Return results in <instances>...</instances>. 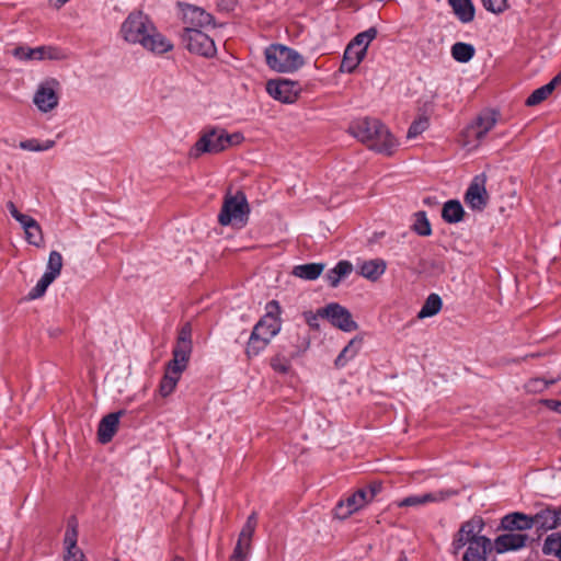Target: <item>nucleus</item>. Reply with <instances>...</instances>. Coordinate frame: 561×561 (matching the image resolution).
I'll return each mask as SVG.
<instances>
[{
	"instance_id": "nucleus-8",
	"label": "nucleus",
	"mask_w": 561,
	"mask_h": 561,
	"mask_svg": "<svg viewBox=\"0 0 561 561\" xmlns=\"http://www.w3.org/2000/svg\"><path fill=\"white\" fill-rule=\"evenodd\" d=\"M11 54L20 61L62 60L67 57L61 48L51 45H43L34 48L18 46Z\"/></svg>"
},
{
	"instance_id": "nucleus-56",
	"label": "nucleus",
	"mask_w": 561,
	"mask_h": 561,
	"mask_svg": "<svg viewBox=\"0 0 561 561\" xmlns=\"http://www.w3.org/2000/svg\"><path fill=\"white\" fill-rule=\"evenodd\" d=\"M54 146H55L54 140H46L45 142L38 145V151L48 150V149L53 148Z\"/></svg>"
},
{
	"instance_id": "nucleus-10",
	"label": "nucleus",
	"mask_w": 561,
	"mask_h": 561,
	"mask_svg": "<svg viewBox=\"0 0 561 561\" xmlns=\"http://www.w3.org/2000/svg\"><path fill=\"white\" fill-rule=\"evenodd\" d=\"M483 528L484 522L481 517H472L465 522L460 526L451 543L453 553L458 554L466 545H469L478 538H486L485 536L480 535Z\"/></svg>"
},
{
	"instance_id": "nucleus-30",
	"label": "nucleus",
	"mask_w": 561,
	"mask_h": 561,
	"mask_svg": "<svg viewBox=\"0 0 561 561\" xmlns=\"http://www.w3.org/2000/svg\"><path fill=\"white\" fill-rule=\"evenodd\" d=\"M463 207L459 201L451 199L444 204L442 209V217L445 221L449 224H456L462 220L463 218Z\"/></svg>"
},
{
	"instance_id": "nucleus-29",
	"label": "nucleus",
	"mask_w": 561,
	"mask_h": 561,
	"mask_svg": "<svg viewBox=\"0 0 561 561\" xmlns=\"http://www.w3.org/2000/svg\"><path fill=\"white\" fill-rule=\"evenodd\" d=\"M353 271V265L348 261H340L332 270H330L325 278L331 287H336L340 282L348 276Z\"/></svg>"
},
{
	"instance_id": "nucleus-27",
	"label": "nucleus",
	"mask_w": 561,
	"mask_h": 561,
	"mask_svg": "<svg viewBox=\"0 0 561 561\" xmlns=\"http://www.w3.org/2000/svg\"><path fill=\"white\" fill-rule=\"evenodd\" d=\"M365 58V48L355 49L350 44L347 45L344 57L341 64V71L343 72H353L362 60Z\"/></svg>"
},
{
	"instance_id": "nucleus-51",
	"label": "nucleus",
	"mask_w": 561,
	"mask_h": 561,
	"mask_svg": "<svg viewBox=\"0 0 561 561\" xmlns=\"http://www.w3.org/2000/svg\"><path fill=\"white\" fill-rule=\"evenodd\" d=\"M249 554H250V551L234 548L233 552L230 557V561H247Z\"/></svg>"
},
{
	"instance_id": "nucleus-38",
	"label": "nucleus",
	"mask_w": 561,
	"mask_h": 561,
	"mask_svg": "<svg viewBox=\"0 0 561 561\" xmlns=\"http://www.w3.org/2000/svg\"><path fill=\"white\" fill-rule=\"evenodd\" d=\"M377 30L375 27H369L368 30L358 33L353 41L350 43L355 49L365 48V55L367 54V48L369 44L376 38Z\"/></svg>"
},
{
	"instance_id": "nucleus-47",
	"label": "nucleus",
	"mask_w": 561,
	"mask_h": 561,
	"mask_svg": "<svg viewBox=\"0 0 561 561\" xmlns=\"http://www.w3.org/2000/svg\"><path fill=\"white\" fill-rule=\"evenodd\" d=\"M483 8L492 13H501L506 9V0H482Z\"/></svg>"
},
{
	"instance_id": "nucleus-57",
	"label": "nucleus",
	"mask_w": 561,
	"mask_h": 561,
	"mask_svg": "<svg viewBox=\"0 0 561 561\" xmlns=\"http://www.w3.org/2000/svg\"><path fill=\"white\" fill-rule=\"evenodd\" d=\"M69 0H53V5L55 8H60L62 7L65 3H67Z\"/></svg>"
},
{
	"instance_id": "nucleus-48",
	"label": "nucleus",
	"mask_w": 561,
	"mask_h": 561,
	"mask_svg": "<svg viewBox=\"0 0 561 561\" xmlns=\"http://www.w3.org/2000/svg\"><path fill=\"white\" fill-rule=\"evenodd\" d=\"M176 344L193 346L192 345V327L190 323H185L181 328V330L179 332Z\"/></svg>"
},
{
	"instance_id": "nucleus-21",
	"label": "nucleus",
	"mask_w": 561,
	"mask_h": 561,
	"mask_svg": "<svg viewBox=\"0 0 561 561\" xmlns=\"http://www.w3.org/2000/svg\"><path fill=\"white\" fill-rule=\"evenodd\" d=\"M466 546L462 561H486L488 554L493 549L492 541L489 538H478Z\"/></svg>"
},
{
	"instance_id": "nucleus-49",
	"label": "nucleus",
	"mask_w": 561,
	"mask_h": 561,
	"mask_svg": "<svg viewBox=\"0 0 561 561\" xmlns=\"http://www.w3.org/2000/svg\"><path fill=\"white\" fill-rule=\"evenodd\" d=\"M381 488L382 486L380 482H373L367 488L360 489V491H364L367 502L370 503L376 497V495L381 491Z\"/></svg>"
},
{
	"instance_id": "nucleus-52",
	"label": "nucleus",
	"mask_w": 561,
	"mask_h": 561,
	"mask_svg": "<svg viewBox=\"0 0 561 561\" xmlns=\"http://www.w3.org/2000/svg\"><path fill=\"white\" fill-rule=\"evenodd\" d=\"M39 142L36 139H28L20 142V148L28 151H38Z\"/></svg>"
},
{
	"instance_id": "nucleus-14",
	"label": "nucleus",
	"mask_w": 561,
	"mask_h": 561,
	"mask_svg": "<svg viewBox=\"0 0 561 561\" xmlns=\"http://www.w3.org/2000/svg\"><path fill=\"white\" fill-rule=\"evenodd\" d=\"M457 492L454 490H438L434 492H427L423 494H414L402 499L397 502L399 507H419L430 503L444 502L447 499L456 495Z\"/></svg>"
},
{
	"instance_id": "nucleus-4",
	"label": "nucleus",
	"mask_w": 561,
	"mask_h": 561,
	"mask_svg": "<svg viewBox=\"0 0 561 561\" xmlns=\"http://www.w3.org/2000/svg\"><path fill=\"white\" fill-rule=\"evenodd\" d=\"M244 137L240 133L229 134L222 128L205 131L191 149L190 156L197 158L203 153H219L232 146L240 145Z\"/></svg>"
},
{
	"instance_id": "nucleus-37",
	"label": "nucleus",
	"mask_w": 561,
	"mask_h": 561,
	"mask_svg": "<svg viewBox=\"0 0 561 561\" xmlns=\"http://www.w3.org/2000/svg\"><path fill=\"white\" fill-rule=\"evenodd\" d=\"M182 373H173L170 367H167L165 374L160 382V393L162 397H168L175 389Z\"/></svg>"
},
{
	"instance_id": "nucleus-60",
	"label": "nucleus",
	"mask_w": 561,
	"mask_h": 561,
	"mask_svg": "<svg viewBox=\"0 0 561 561\" xmlns=\"http://www.w3.org/2000/svg\"><path fill=\"white\" fill-rule=\"evenodd\" d=\"M557 379H559V380L561 379V374L557 377Z\"/></svg>"
},
{
	"instance_id": "nucleus-53",
	"label": "nucleus",
	"mask_w": 561,
	"mask_h": 561,
	"mask_svg": "<svg viewBox=\"0 0 561 561\" xmlns=\"http://www.w3.org/2000/svg\"><path fill=\"white\" fill-rule=\"evenodd\" d=\"M319 316H320L319 312L318 313H312V312L305 313L306 321L310 327H318V317Z\"/></svg>"
},
{
	"instance_id": "nucleus-18",
	"label": "nucleus",
	"mask_w": 561,
	"mask_h": 561,
	"mask_svg": "<svg viewBox=\"0 0 561 561\" xmlns=\"http://www.w3.org/2000/svg\"><path fill=\"white\" fill-rule=\"evenodd\" d=\"M184 28L203 30L213 24L211 14L207 13L202 8L185 4L182 9Z\"/></svg>"
},
{
	"instance_id": "nucleus-44",
	"label": "nucleus",
	"mask_w": 561,
	"mask_h": 561,
	"mask_svg": "<svg viewBox=\"0 0 561 561\" xmlns=\"http://www.w3.org/2000/svg\"><path fill=\"white\" fill-rule=\"evenodd\" d=\"M53 282L54 279L43 274L37 284L30 290L28 298L37 299L42 297Z\"/></svg>"
},
{
	"instance_id": "nucleus-24",
	"label": "nucleus",
	"mask_w": 561,
	"mask_h": 561,
	"mask_svg": "<svg viewBox=\"0 0 561 561\" xmlns=\"http://www.w3.org/2000/svg\"><path fill=\"white\" fill-rule=\"evenodd\" d=\"M501 527L504 530H529L533 528L531 515H527L520 512H514L506 514L501 519Z\"/></svg>"
},
{
	"instance_id": "nucleus-59",
	"label": "nucleus",
	"mask_w": 561,
	"mask_h": 561,
	"mask_svg": "<svg viewBox=\"0 0 561 561\" xmlns=\"http://www.w3.org/2000/svg\"><path fill=\"white\" fill-rule=\"evenodd\" d=\"M398 561H408V558L405 556H401Z\"/></svg>"
},
{
	"instance_id": "nucleus-13",
	"label": "nucleus",
	"mask_w": 561,
	"mask_h": 561,
	"mask_svg": "<svg viewBox=\"0 0 561 561\" xmlns=\"http://www.w3.org/2000/svg\"><path fill=\"white\" fill-rule=\"evenodd\" d=\"M266 91L274 100L290 104L298 99L300 87L287 79L270 80L266 83Z\"/></svg>"
},
{
	"instance_id": "nucleus-28",
	"label": "nucleus",
	"mask_w": 561,
	"mask_h": 561,
	"mask_svg": "<svg viewBox=\"0 0 561 561\" xmlns=\"http://www.w3.org/2000/svg\"><path fill=\"white\" fill-rule=\"evenodd\" d=\"M455 15L461 23H470L474 19V5L471 0H448Z\"/></svg>"
},
{
	"instance_id": "nucleus-43",
	"label": "nucleus",
	"mask_w": 561,
	"mask_h": 561,
	"mask_svg": "<svg viewBox=\"0 0 561 561\" xmlns=\"http://www.w3.org/2000/svg\"><path fill=\"white\" fill-rule=\"evenodd\" d=\"M430 126L428 118L425 116H421L415 119L409 127L407 137L409 139H413L425 131Z\"/></svg>"
},
{
	"instance_id": "nucleus-6",
	"label": "nucleus",
	"mask_w": 561,
	"mask_h": 561,
	"mask_svg": "<svg viewBox=\"0 0 561 561\" xmlns=\"http://www.w3.org/2000/svg\"><path fill=\"white\" fill-rule=\"evenodd\" d=\"M249 213V205L242 192L234 195L228 194L218 215V221L221 226L243 227L248 221Z\"/></svg>"
},
{
	"instance_id": "nucleus-22",
	"label": "nucleus",
	"mask_w": 561,
	"mask_h": 561,
	"mask_svg": "<svg viewBox=\"0 0 561 561\" xmlns=\"http://www.w3.org/2000/svg\"><path fill=\"white\" fill-rule=\"evenodd\" d=\"M386 270L387 263L382 259L367 260L357 264V273L370 282H377Z\"/></svg>"
},
{
	"instance_id": "nucleus-36",
	"label": "nucleus",
	"mask_w": 561,
	"mask_h": 561,
	"mask_svg": "<svg viewBox=\"0 0 561 561\" xmlns=\"http://www.w3.org/2000/svg\"><path fill=\"white\" fill-rule=\"evenodd\" d=\"M62 268V256L57 251H51L48 256L46 271L44 275L48 276L51 279H56L61 272Z\"/></svg>"
},
{
	"instance_id": "nucleus-35",
	"label": "nucleus",
	"mask_w": 561,
	"mask_h": 561,
	"mask_svg": "<svg viewBox=\"0 0 561 561\" xmlns=\"http://www.w3.org/2000/svg\"><path fill=\"white\" fill-rule=\"evenodd\" d=\"M542 552L546 556H553L561 560V533H553L546 538Z\"/></svg>"
},
{
	"instance_id": "nucleus-46",
	"label": "nucleus",
	"mask_w": 561,
	"mask_h": 561,
	"mask_svg": "<svg viewBox=\"0 0 561 561\" xmlns=\"http://www.w3.org/2000/svg\"><path fill=\"white\" fill-rule=\"evenodd\" d=\"M557 380V378L551 380H547L545 378H533L525 385V388L528 392L537 393L546 390L549 385L554 383Z\"/></svg>"
},
{
	"instance_id": "nucleus-17",
	"label": "nucleus",
	"mask_w": 561,
	"mask_h": 561,
	"mask_svg": "<svg viewBox=\"0 0 561 561\" xmlns=\"http://www.w3.org/2000/svg\"><path fill=\"white\" fill-rule=\"evenodd\" d=\"M368 504L364 491L357 490L345 500L337 502L334 508V515L339 519H346L352 514L358 512Z\"/></svg>"
},
{
	"instance_id": "nucleus-19",
	"label": "nucleus",
	"mask_w": 561,
	"mask_h": 561,
	"mask_svg": "<svg viewBox=\"0 0 561 561\" xmlns=\"http://www.w3.org/2000/svg\"><path fill=\"white\" fill-rule=\"evenodd\" d=\"M529 537L526 534L513 533L500 535L492 543L497 553H505L507 551H516L526 547Z\"/></svg>"
},
{
	"instance_id": "nucleus-11",
	"label": "nucleus",
	"mask_w": 561,
	"mask_h": 561,
	"mask_svg": "<svg viewBox=\"0 0 561 561\" xmlns=\"http://www.w3.org/2000/svg\"><path fill=\"white\" fill-rule=\"evenodd\" d=\"M319 314L344 332H353L358 328L351 312L339 304H329L325 308L319 309Z\"/></svg>"
},
{
	"instance_id": "nucleus-58",
	"label": "nucleus",
	"mask_w": 561,
	"mask_h": 561,
	"mask_svg": "<svg viewBox=\"0 0 561 561\" xmlns=\"http://www.w3.org/2000/svg\"><path fill=\"white\" fill-rule=\"evenodd\" d=\"M170 561H185V560L179 556H174Z\"/></svg>"
},
{
	"instance_id": "nucleus-40",
	"label": "nucleus",
	"mask_w": 561,
	"mask_h": 561,
	"mask_svg": "<svg viewBox=\"0 0 561 561\" xmlns=\"http://www.w3.org/2000/svg\"><path fill=\"white\" fill-rule=\"evenodd\" d=\"M413 230L422 237L431 236L432 228L431 224L426 217L424 211H419L415 214V221L413 224Z\"/></svg>"
},
{
	"instance_id": "nucleus-32",
	"label": "nucleus",
	"mask_w": 561,
	"mask_h": 561,
	"mask_svg": "<svg viewBox=\"0 0 561 561\" xmlns=\"http://www.w3.org/2000/svg\"><path fill=\"white\" fill-rule=\"evenodd\" d=\"M476 49L473 45L463 42H457L451 46V57L461 64L469 62L474 56Z\"/></svg>"
},
{
	"instance_id": "nucleus-12",
	"label": "nucleus",
	"mask_w": 561,
	"mask_h": 561,
	"mask_svg": "<svg viewBox=\"0 0 561 561\" xmlns=\"http://www.w3.org/2000/svg\"><path fill=\"white\" fill-rule=\"evenodd\" d=\"M486 176L485 174L476 175L467 192L465 194V203L472 210L481 211L483 210L489 203V194L486 192Z\"/></svg>"
},
{
	"instance_id": "nucleus-9",
	"label": "nucleus",
	"mask_w": 561,
	"mask_h": 561,
	"mask_svg": "<svg viewBox=\"0 0 561 561\" xmlns=\"http://www.w3.org/2000/svg\"><path fill=\"white\" fill-rule=\"evenodd\" d=\"M182 42L191 53L204 57H213L216 54L214 39L203 30L184 28Z\"/></svg>"
},
{
	"instance_id": "nucleus-41",
	"label": "nucleus",
	"mask_w": 561,
	"mask_h": 561,
	"mask_svg": "<svg viewBox=\"0 0 561 561\" xmlns=\"http://www.w3.org/2000/svg\"><path fill=\"white\" fill-rule=\"evenodd\" d=\"M25 240L36 247V248H41L43 247L44 244V237H43V231H42V228L39 226V224L37 222L36 225H33L31 226V228H27L25 231Z\"/></svg>"
},
{
	"instance_id": "nucleus-7",
	"label": "nucleus",
	"mask_w": 561,
	"mask_h": 561,
	"mask_svg": "<svg viewBox=\"0 0 561 561\" xmlns=\"http://www.w3.org/2000/svg\"><path fill=\"white\" fill-rule=\"evenodd\" d=\"M60 83L55 78L41 81L33 96V103L42 113L55 110L59 104Z\"/></svg>"
},
{
	"instance_id": "nucleus-55",
	"label": "nucleus",
	"mask_w": 561,
	"mask_h": 561,
	"mask_svg": "<svg viewBox=\"0 0 561 561\" xmlns=\"http://www.w3.org/2000/svg\"><path fill=\"white\" fill-rule=\"evenodd\" d=\"M561 83V71L546 85L551 87V92L554 91V89Z\"/></svg>"
},
{
	"instance_id": "nucleus-33",
	"label": "nucleus",
	"mask_w": 561,
	"mask_h": 561,
	"mask_svg": "<svg viewBox=\"0 0 561 561\" xmlns=\"http://www.w3.org/2000/svg\"><path fill=\"white\" fill-rule=\"evenodd\" d=\"M442 299L437 294H431L417 313L419 319H425L437 314L442 309Z\"/></svg>"
},
{
	"instance_id": "nucleus-23",
	"label": "nucleus",
	"mask_w": 561,
	"mask_h": 561,
	"mask_svg": "<svg viewBox=\"0 0 561 561\" xmlns=\"http://www.w3.org/2000/svg\"><path fill=\"white\" fill-rule=\"evenodd\" d=\"M123 414L124 411H118L110 413L101 420L98 428V437L102 444H106L112 440L118 428L119 417Z\"/></svg>"
},
{
	"instance_id": "nucleus-39",
	"label": "nucleus",
	"mask_w": 561,
	"mask_h": 561,
	"mask_svg": "<svg viewBox=\"0 0 561 561\" xmlns=\"http://www.w3.org/2000/svg\"><path fill=\"white\" fill-rule=\"evenodd\" d=\"M7 208L10 215L20 224L24 231L27 228H31V226L37 224V221L33 217L21 213L13 202H8Z\"/></svg>"
},
{
	"instance_id": "nucleus-5",
	"label": "nucleus",
	"mask_w": 561,
	"mask_h": 561,
	"mask_svg": "<svg viewBox=\"0 0 561 561\" xmlns=\"http://www.w3.org/2000/svg\"><path fill=\"white\" fill-rule=\"evenodd\" d=\"M267 66L280 73H291L305 65V59L297 50L282 44H272L264 51Z\"/></svg>"
},
{
	"instance_id": "nucleus-1",
	"label": "nucleus",
	"mask_w": 561,
	"mask_h": 561,
	"mask_svg": "<svg viewBox=\"0 0 561 561\" xmlns=\"http://www.w3.org/2000/svg\"><path fill=\"white\" fill-rule=\"evenodd\" d=\"M119 36L130 45H140L153 54L173 49V44L158 32L150 18L141 11L130 12L119 27Z\"/></svg>"
},
{
	"instance_id": "nucleus-2",
	"label": "nucleus",
	"mask_w": 561,
	"mask_h": 561,
	"mask_svg": "<svg viewBox=\"0 0 561 561\" xmlns=\"http://www.w3.org/2000/svg\"><path fill=\"white\" fill-rule=\"evenodd\" d=\"M348 133L368 149L385 156H392L399 141L378 118L359 117L348 126Z\"/></svg>"
},
{
	"instance_id": "nucleus-61",
	"label": "nucleus",
	"mask_w": 561,
	"mask_h": 561,
	"mask_svg": "<svg viewBox=\"0 0 561 561\" xmlns=\"http://www.w3.org/2000/svg\"><path fill=\"white\" fill-rule=\"evenodd\" d=\"M560 511H561V506H560Z\"/></svg>"
},
{
	"instance_id": "nucleus-34",
	"label": "nucleus",
	"mask_w": 561,
	"mask_h": 561,
	"mask_svg": "<svg viewBox=\"0 0 561 561\" xmlns=\"http://www.w3.org/2000/svg\"><path fill=\"white\" fill-rule=\"evenodd\" d=\"M360 341L353 339L348 342V344L342 350V352L336 357L334 364L335 367L342 368L344 367L351 359H353L359 350Z\"/></svg>"
},
{
	"instance_id": "nucleus-26",
	"label": "nucleus",
	"mask_w": 561,
	"mask_h": 561,
	"mask_svg": "<svg viewBox=\"0 0 561 561\" xmlns=\"http://www.w3.org/2000/svg\"><path fill=\"white\" fill-rule=\"evenodd\" d=\"M257 524L256 513H252L243 525L234 548L251 551V541Z\"/></svg>"
},
{
	"instance_id": "nucleus-54",
	"label": "nucleus",
	"mask_w": 561,
	"mask_h": 561,
	"mask_svg": "<svg viewBox=\"0 0 561 561\" xmlns=\"http://www.w3.org/2000/svg\"><path fill=\"white\" fill-rule=\"evenodd\" d=\"M545 403L550 410L561 414V401L546 400Z\"/></svg>"
},
{
	"instance_id": "nucleus-3",
	"label": "nucleus",
	"mask_w": 561,
	"mask_h": 561,
	"mask_svg": "<svg viewBox=\"0 0 561 561\" xmlns=\"http://www.w3.org/2000/svg\"><path fill=\"white\" fill-rule=\"evenodd\" d=\"M280 306L278 301L271 300L266 305V313L254 325L250 335L245 353L249 357L257 356L277 335L282 328Z\"/></svg>"
},
{
	"instance_id": "nucleus-45",
	"label": "nucleus",
	"mask_w": 561,
	"mask_h": 561,
	"mask_svg": "<svg viewBox=\"0 0 561 561\" xmlns=\"http://www.w3.org/2000/svg\"><path fill=\"white\" fill-rule=\"evenodd\" d=\"M53 282L54 279L43 274L37 284L30 290L28 298L37 299L42 297Z\"/></svg>"
},
{
	"instance_id": "nucleus-31",
	"label": "nucleus",
	"mask_w": 561,
	"mask_h": 561,
	"mask_svg": "<svg viewBox=\"0 0 561 561\" xmlns=\"http://www.w3.org/2000/svg\"><path fill=\"white\" fill-rule=\"evenodd\" d=\"M323 270L324 264L322 263H308L295 266L293 274L302 279L313 280L321 275Z\"/></svg>"
},
{
	"instance_id": "nucleus-25",
	"label": "nucleus",
	"mask_w": 561,
	"mask_h": 561,
	"mask_svg": "<svg viewBox=\"0 0 561 561\" xmlns=\"http://www.w3.org/2000/svg\"><path fill=\"white\" fill-rule=\"evenodd\" d=\"M193 346L175 344L172 351L173 358L167 367L173 373H183L188 364Z\"/></svg>"
},
{
	"instance_id": "nucleus-42",
	"label": "nucleus",
	"mask_w": 561,
	"mask_h": 561,
	"mask_svg": "<svg viewBox=\"0 0 561 561\" xmlns=\"http://www.w3.org/2000/svg\"><path fill=\"white\" fill-rule=\"evenodd\" d=\"M551 87H547L546 84L536 89L526 100L527 106H535L540 104L551 94Z\"/></svg>"
},
{
	"instance_id": "nucleus-16",
	"label": "nucleus",
	"mask_w": 561,
	"mask_h": 561,
	"mask_svg": "<svg viewBox=\"0 0 561 561\" xmlns=\"http://www.w3.org/2000/svg\"><path fill=\"white\" fill-rule=\"evenodd\" d=\"M78 541V522L75 517L70 518L65 533L64 545L66 549L65 561H85V556L77 546Z\"/></svg>"
},
{
	"instance_id": "nucleus-50",
	"label": "nucleus",
	"mask_w": 561,
	"mask_h": 561,
	"mask_svg": "<svg viewBox=\"0 0 561 561\" xmlns=\"http://www.w3.org/2000/svg\"><path fill=\"white\" fill-rule=\"evenodd\" d=\"M271 365L275 371L280 374H286L290 367L289 362L282 357L273 358Z\"/></svg>"
},
{
	"instance_id": "nucleus-15",
	"label": "nucleus",
	"mask_w": 561,
	"mask_h": 561,
	"mask_svg": "<svg viewBox=\"0 0 561 561\" xmlns=\"http://www.w3.org/2000/svg\"><path fill=\"white\" fill-rule=\"evenodd\" d=\"M499 114L495 111L486 110L468 127V137L481 141L485 135L496 125Z\"/></svg>"
},
{
	"instance_id": "nucleus-20",
	"label": "nucleus",
	"mask_w": 561,
	"mask_h": 561,
	"mask_svg": "<svg viewBox=\"0 0 561 561\" xmlns=\"http://www.w3.org/2000/svg\"><path fill=\"white\" fill-rule=\"evenodd\" d=\"M533 527L536 526L539 530H551L561 526V511L551 507H545L531 515Z\"/></svg>"
}]
</instances>
